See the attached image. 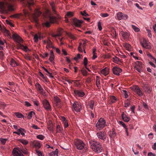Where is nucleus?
<instances>
[{
    "label": "nucleus",
    "instance_id": "nucleus-45",
    "mask_svg": "<svg viewBox=\"0 0 156 156\" xmlns=\"http://www.w3.org/2000/svg\"><path fill=\"white\" fill-rule=\"evenodd\" d=\"M35 115V113L34 112L31 111L27 115V118L28 119H30L32 118L33 115Z\"/></svg>",
    "mask_w": 156,
    "mask_h": 156
},
{
    "label": "nucleus",
    "instance_id": "nucleus-35",
    "mask_svg": "<svg viewBox=\"0 0 156 156\" xmlns=\"http://www.w3.org/2000/svg\"><path fill=\"white\" fill-rule=\"evenodd\" d=\"M34 146L37 149L39 148L41 146L40 143L37 141H35L34 143Z\"/></svg>",
    "mask_w": 156,
    "mask_h": 156
},
{
    "label": "nucleus",
    "instance_id": "nucleus-19",
    "mask_svg": "<svg viewBox=\"0 0 156 156\" xmlns=\"http://www.w3.org/2000/svg\"><path fill=\"white\" fill-rule=\"evenodd\" d=\"M83 21L81 20H78L76 19H74L73 20V24L77 27H80Z\"/></svg>",
    "mask_w": 156,
    "mask_h": 156
},
{
    "label": "nucleus",
    "instance_id": "nucleus-46",
    "mask_svg": "<svg viewBox=\"0 0 156 156\" xmlns=\"http://www.w3.org/2000/svg\"><path fill=\"white\" fill-rule=\"evenodd\" d=\"M67 35L68 36L70 37L71 38L75 40L76 39V37L73 34H71L70 33H67Z\"/></svg>",
    "mask_w": 156,
    "mask_h": 156
},
{
    "label": "nucleus",
    "instance_id": "nucleus-34",
    "mask_svg": "<svg viewBox=\"0 0 156 156\" xmlns=\"http://www.w3.org/2000/svg\"><path fill=\"white\" fill-rule=\"evenodd\" d=\"M144 90L145 92L148 94L150 93L151 91V89L150 87L148 86H144Z\"/></svg>",
    "mask_w": 156,
    "mask_h": 156
},
{
    "label": "nucleus",
    "instance_id": "nucleus-54",
    "mask_svg": "<svg viewBox=\"0 0 156 156\" xmlns=\"http://www.w3.org/2000/svg\"><path fill=\"white\" fill-rule=\"evenodd\" d=\"M146 31H147V32L148 34V36L151 38L152 36V34H151V30L149 29H146Z\"/></svg>",
    "mask_w": 156,
    "mask_h": 156
},
{
    "label": "nucleus",
    "instance_id": "nucleus-42",
    "mask_svg": "<svg viewBox=\"0 0 156 156\" xmlns=\"http://www.w3.org/2000/svg\"><path fill=\"white\" fill-rule=\"evenodd\" d=\"M5 42V41L2 40L0 37V50H3V47Z\"/></svg>",
    "mask_w": 156,
    "mask_h": 156
},
{
    "label": "nucleus",
    "instance_id": "nucleus-53",
    "mask_svg": "<svg viewBox=\"0 0 156 156\" xmlns=\"http://www.w3.org/2000/svg\"><path fill=\"white\" fill-rule=\"evenodd\" d=\"M81 73L83 76H86L87 75V71L85 69L81 70Z\"/></svg>",
    "mask_w": 156,
    "mask_h": 156
},
{
    "label": "nucleus",
    "instance_id": "nucleus-30",
    "mask_svg": "<svg viewBox=\"0 0 156 156\" xmlns=\"http://www.w3.org/2000/svg\"><path fill=\"white\" fill-rule=\"evenodd\" d=\"M58 150L56 149L55 151H52L49 154V156H58Z\"/></svg>",
    "mask_w": 156,
    "mask_h": 156
},
{
    "label": "nucleus",
    "instance_id": "nucleus-29",
    "mask_svg": "<svg viewBox=\"0 0 156 156\" xmlns=\"http://www.w3.org/2000/svg\"><path fill=\"white\" fill-rule=\"evenodd\" d=\"M123 47L128 51H131V45L128 43H125L123 44Z\"/></svg>",
    "mask_w": 156,
    "mask_h": 156
},
{
    "label": "nucleus",
    "instance_id": "nucleus-3",
    "mask_svg": "<svg viewBox=\"0 0 156 156\" xmlns=\"http://www.w3.org/2000/svg\"><path fill=\"white\" fill-rule=\"evenodd\" d=\"M24 13L26 16H28L30 17H31L34 22L38 24L39 21L38 17L41 15V12L39 10H35L34 13L31 14L29 12L26 10H24Z\"/></svg>",
    "mask_w": 156,
    "mask_h": 156
},
{
    "label": "nucleus",
    "instance_id": "nucleus-9",
    "mask_svg": "<svg viewBox=\"0 0 156 156\" xmlns=\"http://www.w3.org/2000/svg\"><path fill=\"white\" fill-rule=\"evenodd\" d=\"M117 19L119 20H126L128 18V16L127 15L123 14L120 12H118L117 13Z\"/></svg>",
    "mask_w": 156,
    "mask_h": 156
},
{
    "label": "nucleus",
    "instance_id": "nucleus-55",
    "mask_svg": "<svg viewBox=\"0 0 156 156\" xmlns=\"http://www.w3.org/2000/svg\"><path fill=\"white\" fill-rule=\"evenodd\" d=\"M119 124L122 126L125 129H126V128H127V126L126 125V124L122 121H119Z\"/></svg>",
    "mask_w": 156,
    "mask_h": 156
},
{
    "label": "nucleus",
    "instance_id": "nucleus-50",
    "mask_svg": "<svg viewBox=\"0 0 156 156\" xmlns=\"http://www.w3.org/2000/svg\"><path fill=\"white\" fill-rule=\"evenodd\" d=\"M73 13L71 12H68L66 15V16H67L69 17H70L73 16Z\"/></svg>",
    "mask_w": 156,
    "mask_h": 156
},
{
    "label": "nucleus",
    "instance_id": "nucleus-37",
    "mask_svg": "<svg viewBox=\"0 0 156 156\" xmlns=\"http://www.w3.org/2000/svg\"><path fill=\"white\" fill-rule=\"evenodd\" d=\"M116 135V133L115 132L114 129H113L112 131L110 132L109 136L111 138H113Z\"/></svg>",
    "mask_w": 156,
    "mask_h": 156
},
{
    "label": "nucleus",
    "instance_id": "nucleus-7",
    "mask_svg": "<svg viewBox=\"0 0 156 156\" xmlns=\"http://www.w3.org/2000/svg\"><path fill=\"white\" fill-rule=\"evenodd\" d=\"M96 135L99 139L104 141L106 140L107 137L106 133L103 131H100L97 133Z\"/></svg>",
    "mask_w": 156,
    "mask_h": 156
},
{
    "label": "nucleus",
    "instance_id": "nucleus-56",
    "mask_svg": "<svg viewBox=\"0 0 156 156\" xmlns=\"http://www.w3.org/2000/svg\"><path fill=\"white\" fill-rule=\"evenodd\" d=\"M98 27L99 30L101 31L102 30V27L101 25V23L99 21L98 23Z\"/></svg>",
    "mask_w": 156,
    "mask_h": 156
},
{
    "label": "nucleus",
    "instance_id": "nucleus-61",
    "mask_svg": "<svg viewBox=\"0 0 156 156\" xmlns=\"http://www.w3.org/2000/svg\"><path fill=\"white\" fill-rule=\"evenodd\" d=\"M100 16L102 17H107L108 16V14L107 13H101L100 15Z\"/></svg>",
    "mask_w": 156,
    "mask_h": 156
},
{
    "label": "nucleus",
    "instance_id": "nucleus-39",
    "mask_svg": "<svg viewBox=\"0 0 156 156\" xmlns=\"http://www.w3.org/2000/svg\"><path fill=\"white\" fill-rule=\"evenodd\" d=\"M62 30V29H59V33L57 34H51V36L54 37H57L60 36H61L62 34L61 33V31Z\"/></svg>",
    "mask_w": 156,
    "mask_h": 156
},
{
    "label": "nucleus",
    "instance_id": "nucleus-12",
    "mask_svg": "<svg viewBox=\"0 0 156 156\" xmlns=\"http://www.w3.org/2000/svg\"><path fill=\"white\" fill-rule=\"evenodd\" d=\"M74 93L75 96L76 97H82L85 94L83 91L81 90H74Z\"/></svg>",
    "mask_w": 156,
    "mask_h": 156
},
{
    "label": "nucleus",
    "instance_id": "nucleus-1",
    "mask_svg": "<svg viewBox=\"0 0 156 156\" xmlns=\"http://www.w3.org/2000/svg\"><path fill=\"white\" fill-rule=\"evenodd\" d=\"M15 0H4V2L0 1V12L2 14H7L9 11L14 10L12 3Z\"/></svg>",
    "mask_w": 156,
    "mask_h": 156
},
{
    "label": "nucleus",
    "instance_id": "nucleus-28",
    "mask_svg": "<svg viewBox=\"0 0 156 156\" xmlns=\"http://www.w3.org/2000/svg\"><path fill=\"white\" fill-rule=\"evenodd\" d=\"M96 84L98 89L101 88L100 78L98 76H96Z\"/></svg>",
    "mask_w": 156,
    "mask_h": 156
},
{
    "label": "nucleus",
    "instance_id": "nucleus-10",
    "mask_svg": "<svg viewBox=\"0 0 156 156\" xmlns=\"http://www.w3.org/2000/svg\"><path fill=\"white\" fill-rule=\"evenodd\" d=\"M75 145L77 148L80 150L83 149L84 146V143L80 140H77L75 142Z\"/></svg>",
    "mask_w": 156,
    "mask_h": 156
},
{
    "label": "nucleus",
    "instance_id": "nucleus-13",
    "mask_svg": "<svg viewBox=\"0 0 156 156\" xmlns=\"http://www.w3.org/2000/svg\"><path fill=\"white\" fill-rule=\"evenodd\" d=\"M112 71L114 74L119 75L122 72V70L121 68L117 66L114 67L112 69Z\"/></svg>",
    "mask_w": 156,
    "mask_h": 156
},
{
    "label": "nucleus",
    "instance_id": "nucleus-21",
    "mask_svg": "<svg viewBox=\"0 0 156 156\" xmlns=\"http://www.w3.org/2000/svg\"><path fill=\"white\" fill-rule=\"evenodd\" d=\"M120 34L125 39H128L130 36L129 33L128 32L122 31L120 32Z\"/></svg>",
    "mask_w": 156,
    "mask_h": 156
},
{
    "label": "nucleus",
    "instance_id": "nucleus-18",
    "mask_svg": "<svg viewBox=\"0 0 156 156\" xmlns=\"http://www.w3.org/2000/svg\"><path fill=\"white\" fill-rule=\"evenodd\" d=\"M25 133L26 131L24 129L21 128H20L17 129V132H14L13 133L17 134L19 135L21 134L22 136H23L25 135Z\"/></svg>",
    "mask_w": 156,
    "mask_h": 156
},
{
    "label": "nucleus",
    "instance_id": "nucleus-62",
    "mask_svg": "<svg viewBox=\"0 0 156 156\" xmlns=\"http://www.w3.org/2000/svg\"><path fill=\"white\" fill-rule=\"evenodd\" d=\"M111 102L112 103H114L115 102L116 100V98L114 96H112L111 97Z\"/></svg>",
    "mask_w": 156,
    "mask_h": 156
},
{
    "label": "nucleus",
    "instance_id": "nucleus-48",
    "mask_svg": "<svg viewBox=\"0 0 156 156\" xmlns=\"http://www.w3.org/2000/svg\"><path fill=\"white\" fill-rule=\"evenodd\" d=\"M51 8L52 10L53 11V12L54 13H55L56 11H55V6L54 4L53 3H51Z\"/></svg>",
    "mask_w": 156,
    "mask_h": 156
},
{
    "label": "nucleus",
    "instance_id": "nucleus-59",
    "mask_svg": "<svg viewBox=\"0 0 156 156\" xmlns=\"http://www.w3.org/2000/svg\"><path fill=\"white\" fill-rule=\"evenodd\" d=\"M147 55L151 59V60H155V58L153 57L151 55L150 53H148L147 54Z\"/></svg>",
    "mask_w": 156,
    "mask_h": 156
},
{
    "label": "nucleus",
    "instance_id": "nucleus-27",
    "mask_svg": "<svg viewBox=\"0 0 156 156\" xmlns=\"http://www.w3.org/2000/svg\"><path fill=\"white\" fill-rule=\"evenodd\" d=\"M46 47L47 49H49L51 48H54V47L52 46V42L49 39H48L47 40Z\"/></svg>",
    "mask_w": 156,
    "mask_h": 156
},
{
    "label": "nucleus",
    "instance_id": "nucleus-64",
    "mask_svg": "<svg viewBox=\"0 0 156 156\" xmlns=\"http://www.w3.org/2000/svg\"><path fill=\"white\" fill-rule=\"evenodd\" d=\"M80 13L83 16H88V15L85 10L83 12H81Z\"/></svg>",
    "mask_w": 156,
    "mask_h": 156
},
{
    "label": "nucleus",
    "instance_id": "nucleus-15",
    "mask_svg": "<svg viewBox=\"0 0 156 156\" xmlns=\"http://www.w3.org/2000/svg\"><path fill=\"white\" fill-rule=\"evenodd\" d=\"M12 153L13 156H23L21 152L18 149L14 148Z\"/></svg>",
    "mask_w": 156,
    "mask_h": 156
},
{
    "label": "nucleus",
    "instance_id": "nucleus-16",
    "mask_svg": "<svg viewBox=\"0 0 156 156\" xmlns=\"http://www.w3.org/2000/svg\"><path fill=\"white\" fill-rule=\"evenodd\" d=\"M13 40L19 43L23 41V40L20 37L16 34H13L12 35Z\"/></svg>",
    "mask_w": 156,
    "mask_h": 156
},
{
    "label": "nucleus",
    "instance_id": "nucleus-32",
    "mask_svg": "<svg viewBox=\"0 0 156 156\" xmlns=\"http://www.w3.org/2000/svg\"><path fill=\"white\" fill-rule=\"evenodd\" d=\"M113 61L114 62L117 64H119L121 62V60L117 57L113 58Z\"/></svg>",
    "mask_w": 156,
    "mask_h": 156
},
{
    "label": "nucleus",
    "instance_id": "nucleus-60",
    "mask_svg": "<svg viewBox=\"0 0 156 156\" xmlns=\"http://www.w3.org/2000/svg\"><path fill=\"white\" fill-rule=\"evenodd\" d=\"M0 140L2 144H4L6 143L7 139H5L1 138L0 139Z\"/></svg>",
    "mask_w": 156,
    "mask_h": 156
},
{
    "label": "nucleus",
    "instance_id": "nucleus-24",
    "mask_svg": "<svg viewBox=\"0 0 156 156\" xmlns=\"http://www.w3.org/2000/svg\"><path fill=\"white\" fill-rule=\"evenodd\" d=\"M122 119L125 122H128L130 120V117H128L124 112H122Z\"/></svg>",
    "mask_w": 156,
    "mask_h": 156
},
{
    "label": "nucleus",
    "instance_id": "nucleus-40",
    "mask_svg": "<svg viewBox=\"0 0 156 156\" xmlns=\"http://www.w3.org/2000/svg\"><path fill=\"white\" fill-rule=\"evenodd\" d=\"M6 105L4 102L0 101V109H4L6 106Z\"/></svg>",
    "mask_w": 156,
    "mask_h": 156
},
{
    "label": "nucleus",
    "instance_id": "nucleus-41",
    "mask_svg": "<svg viewBox=\"0 0 156 156\" xmlns=\"http://www.w3.org/2000/svg\"><path fill=\"white\" fill-rule=\"evenodd\" d=\"M40 34H36L34 36V39L35 42H37L38 41V39L40 38Z\"/></svg>",
    "mask_w": 156,
    "mask_h": 156
},
{
    "label": "nucleus",
    "instance_id": "nucleus-8",
    "mask_svg": "<svg viewBox=\"0 0 156 156\" xmlns=\"http://www.w3.org/2000/svg\"><path fill=\"white\" fill-rule=\"evenodd\" d=\"M131 89L135 92L139 96H141L143 95L142 91L136 85H134L131 87Z\"/></svg>",
    "mask_w": 156,
    "mask_h": 156
},
{
    "label": "nucleus",
    "instance_id": "nucleus-49",
    "mask_svg": "<svg viewBox=\"0 0 156 156\" xmlns=\"http://www.w3.org/2000/svg\"><path fill=\"white\" fill-rule=\"evenodd\" d=\"M20 142L24 145H26L28 143V141L25 139H21L20 140Z\"/></svg>",
    "mask_w": 156,
    "mask_h": 156
},
{
    "label": "nucleus",
    "instance_id": "nucleus-51",
    "mask_svg": "<svg viewBox=\"0 0 156 156\" xmlns=\"http://www.w3.org/2000/svg\"><path fill=\"white\" fill-rule=\"evenodd\" d=\"M83 64L85 67L87 66L88 64V60L86 57H84V58Z\"/></svg>",
    "mask_w": 156,
    "mask_h": 156
},
{
    "label": "nucleus",
    "instance_id": "nucleus-17",
    "mask_svg": "<svg viewBox=\"0 0 156 156\" xmlns=\"http://www.w3.org/2000/svg\"><path fill=\"white\" fill-rule=\"evenodd\" d=\"M140 43L143 47L147 49H151V46L148 42L145 39L143 40V42H140Z\"/></svg>",
    "mask_w": 156,
    "mask_h": 156
},
{
    "label": "nucleus",
    "instance_id": "nucleus-26",
    "mask_svg": "<svg viewBox=\"0 0 156 156\" xmlns=\"http://www.w3.org/2000/svg\"><path fill=\"white\" fill-rule=\"evenodd\" d=\"M55 58V56L54 55L53 52L52 50H51L50 53V57L49 58V60L50 61L51 63H53Z\"/></svg>",
    "mask_w": 156,
    "mask_h": 156
},
{
    "label": "nucleus",
    "instance_id": "nucleus-14",
    "mask_svg": "<svg viewBox=\"0 0 156 156\" xmlns=\"http://www.w3.org/2000/svg\"><path fill=\"white\" fill-rule=\"evenodd\" d=\"M135 68L138 72H140L142 71V62L137 61L136 62Z\"/></svg>",
    "mask_w": 156,
    "mask_h": 156
},
{
    "label": "nucleus",
    "instance_id": "nucleus-6",
    "mask_svg": "<svg viewBox=\"0 0 156 156\" xmlns=\"http://www.w3.org/2000/svg\"><path fill=\"white\" fill-rule=\"evenodd\" d=\"M73 110L77 112H80L82 110V104L79 101H75L72 104Z\"/></svg>",
    "mask_w": 156,
    "mask_h": 156
},
{
    "label": "nucleus",
    "instance_id": "nucleus-25",
    "mask_svg": "<svg viewBox=\"0 0 156 156\" xmlns=\"http://www.w3.org/2000/svg\"><path fill=\"white\" fill-rule=\"evenodd\" d=\"M61 120L64 125V127L65 128H67L68 127L69 124L66 118L64 116H61Z\"/></svg>",
    "mask_w": 156,
    "mask_h": 156
},
{
    "label": "nucleus",
    "instance_id": "nucleus-20",
    "mask_svg": "<svg viewBox=\"0 0 156 156\" xmlns=\"http://www.w3.org/2000/svg\"><path fill=\"white\" fill-rule=\"evenodd\" d=\"M35 86L37 91L39 93L42 94L44 93V92L43 89L39 83H36L35 84Z\"/></svg>",
    "mask_w": 156,
    "mask_h": 156
},
{
    "label": "nucleus",
    "instance_id": "nucleus-5",
    "mask_svg": "<svg viewBox=\"0 0 156 156\" xmlns=\"http://www.w3.org/2000/svg\"><path fill=\"white\" fill-rule=\"evenodd\" d=\"M106 126L105 120L102 118H101L98 120L95 126L97 130H100Z\"/></svg>",
    "mask_w": 156,
    "mask_h": 156
},
{
    "label": "nucleus",
    "instance_id": "nucleus-38",
    "mask_svg": "<svg viewBox=\"0 0 156 156\" xmlns=\"http://www.w3.org/2000/svg\"><path fill=\"white\" fill-rule=\"evenodd\" d=\"M86 42L85 41H82L80 43L79 45H81L82 46V47H83V50L84 51V53H86V52L85 51L84 49V47L86 45Z\"/></svg>",
    "mask_w": 156,
    "mask_h": 156
},
{
    "label": "nucleus",
    "instance_id": "nucleus-57",
    "mask_svg": "<svg viewBox=\"0 0 156 156\" xmlns=\"http://www.w3.org/2000/svg\"><path fill=\"white\" fill-rule=\"evenodd\" d=\"M83 57V56L82 55H80V54H78L76 57H74V59L75 60H76L78 59L82 58Z\"/></svg>",
    "mask_w": 156,
    "mask_h": 156
},
{
    "label": "nucleus",
    "instance_id": "nucleus-2",
    "mask_svg": "<svg viewBox=\"0 0 156 156\" xmlns=\"http://www.w3.org/2000/svg\"><path fill=\"white\" fill-rule=\"evenodd\" d=\"M44 15L45 17H48L50 21V22L46 21L42 23L43 26L47 27H50L51 23H57L58 19H60V17L59 16H58L56 17L51 16L50 10L48 9L46 10L45 13L44 14Z\"/></svg>",
    "mask_w": 156,
    "mask_h": 156
},
{
    "label": "nucleus",
    "instance_id": "nucleus-36",
    "mask_svg": "<svg viewBox=\"0 0 156 156\" xmlns=\"http://www.w3.org/2000/svg\"><path fill=\"white\" fill-rule=\"evenodd\" d=\"M10 65L13 67H15L18 65V64L17 63L14 59H11L10 61Z\"/></svg>",
    "mask_w": 156,
    "mask_h": 156
},
{
    "label": "nucleus",
    "instance_id": "nucleus-58",
    "mask_svg": "<svg viewBox=\"0 0 156 156\" xmlns=\"http://www.w3.org/2000/svg\"><path fill=\"white\" fill-rule=\"evenodd\" d=\"M20 16V14H16L11 16L12 17L14 18H18Z\"/></svg>",
    "mask_w": 156,
    "mask_h": 156
},
{
    "label": "nucleus",
    "instance_id": "nucleus-23",
    "mask_svg": "<svg viewBox=\"0 0 156 156\" xmlns=\"http://www.w3.org/2000/svg\"><path fill=\"white\" fill-rule=\"evenodd\" d=\"M18 47L19 48L21 49L23 51L26 52L27 51L29 50V49L27 46H24L23 44H20V43H19L18 44Z\"/></svg>",
    "mask_w": 156,
    "mask_h": 156
},
{
    "label": "nucleus",
    "instance_id": "nucleus-4",
    "mask_svg": "<svg viewBox=\"0 0 156 156\" xmlns=\"http://www.w3.org/2000/svg\"><path fill=\"white\" fill-rule=\"evenodd\" d=\"M90 144V147L92 150L94 152L100 153L102 151V148L101 144L99 143L89 142Z\"/></svg>",
    "mask_w": 156,
    "mask_h": 156
},
{
    "label": "nucleus",
    "instance_id": "nucleus-52",
    "mask_svg": "<svg viewBox=\"0 0 156 156\" xmlns=\"http://www.w3.org/2000/svg\"><path fill=\"white\" fill-rule=\"evenodd\" d=\"M37 138L39 139L42 140L44 139L45 137L42 135H39L37 136Z\"/></svg>",
    "mask_w": 156,
    "mask_h": 156
},
{
    "label": "nucleus",
    "instance_id": "nucleus-63",
    "mask_svg": "<svg viewBox=\"0 0 156 156\" xmlns=\"http://www.w3.org/2000/svg\"><path fill=\"white\" fill-rule=\"evenodd\" d=\"M25 105L27 107H30L31 106V104L27 101H25L24 102Z\"/></svg>",
    "mask_w": 156,
    "mask_h": 156
},
{
    "label": "nucleus",
    "instance_id": "nucleus-47",
    "mask_svg": "<svg viewBox=\"0 0 156 156\" xmlns=\"http://www.w3.org/2000/svg\"><path fill=\"white\" fill-rule=\"evenodd\" d=\"M62 128H61L59 125H58L57 126L56 131L57 133L61 132L62 131Z\"/></svg>",
    "mask_w": 156,
    "mask_h": 156
},
{
    "label": "nucleus",
    "instance_id": "nucleus-22",
    "mask_svg": "<svg viewBox=\"0 0 156 156\" xmlns=\"http://www.w3.org/2000/svg\"><path fill=\"white\" fill-rule=\"evenodd\" d=\"M100 73L101 74L106 76L109 74V69L108 67H106L102 69Z\"/></svg>",
    "mask_w": 156,
    "mask_h": 156
},
{
    "label": "nucleus",
    "instance_id": "nucleus-33",
    "mask_svg": "<svg viewBox=\"0 0 156 156\" xmlns=\"http://www.w3.org/2000/svg\"><path fill=\"white\" fill-rule=\"evenodd\" d=\"M94 104V102L93 100H91L89 102L88 105L91 110L93 109Z\"/></svg>",
    "mask_w": 156,
    "mask_h": 156
},
{
    "label": "nucleus",
    "instance_id": "nucleus-43",
    "mask_svg": "<svg viewBox=\"0 0 156 156\" xmlns=\"http://www.w3.org/2000/svg\"><path fill=\"white\" fill-rule=\"evenodd\" d=\"M132 28L135 32H138L140 31V29L136 26L132 25H131Z\"/></svg>",
    "mask_w": 156,
    "mask_h": 156
},
{
    "label": "nucleus",
    "instance_id": "nucleus-11",
    "mask_svg": "<svg viewBox=\"0 0 156 156\" xmlns=\"http://www.w3.org/2000/svg\"><path fill=\"white\" fill-rule=\"evenodd\" d=\"M42 104L44 107L47 111L51 110V106L49 102L46 100L44 99L42 101Z\"/></svg>",
    "mask_w": 156,
    "mask_h": 156
},
{
    "label": "nucleus",
    "instance_id": "nucleus-44",
    "mask_svg": "<svg viewBox=\"0 0 156 156\" xmlns=\"http://www.w3.org/2000/svg\"><path fill=\"white\" fill-rule=\"evenodd\" d=\"M15 115L18 118H23L24 117V115L23 114L19 112H16L15 113Z\"/></svg>",
    "mask_w": 156,
    "mask_h": 156
},
{
    "label": "nucleus",
    "instance_id": "nucleus-31",
    "mask_svg": "<svg viewBox=\"0 0 156 156\" xmlns=\"http://www.w3.org/2000/svg\"><path fill=\"white\" fill-rule=\"evenodd\" d=\"M26 5H28V8L30 9V6L33 5L34 4L33 0H27L26 1Z\"/></svg>",
    "mask_w": 156,
    "mask_h": 156
}]
</instances>
